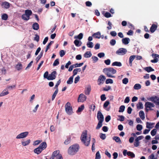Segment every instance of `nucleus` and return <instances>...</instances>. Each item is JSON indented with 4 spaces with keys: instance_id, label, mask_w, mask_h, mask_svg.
I'll list each match as a JSON object with an SVG mask.
<instances>
[{
    "instance_id": "obj_64",
    "label": "nucleus",
    "mask_w": 159,
    "mask_h": 159,
    "mask_svg": "<svg viewBox=\"0 0 159 159\" xmlns=\"http://www.w3.org/2000/svg\"><path fill=\"white\" fill-rule=\"evenodd\" d=\"M149 159H156L157 158L155 157L154 154H152L148 157Z\"/></svg>"
},
{
    "instance_id": "obj_8",
    "label": "nucleus",
    "mask_w": 159,
    "mask_h": 159,
    "mask_svg": "<svg viewBox=\"0 0 159 159\" xmlns=\"http://www.w3.org/2000/svg\"><path fill=\"white\" fill-rule=\"evenodd\" d=\"M29 132L27 131L21 133L16 136V139H24L26 138Z\"/></svg>"
},
{
    "instance_id": "obj_31",
    "label": "nucleus",
    "mask_w": 159,
    "mask_h": 159,
    "mask_svg": "<svg viewBox=\"0 0 159 159\" xmlns=\"http://www.w3.org/2000/svg\"><path fill=\"white\" fill-rule=\"evenodd\" d=\"M144 69L148 72L154 71V69L152 68L151 66H148L145 67L144 68Z\"/></svg>"
},
{
    "instance_id": "obj_22",
    "label": "nucleus",
    "mask_w": 159,
    "mask_h": 159,
    "mask_svg": "<svg viewBox=\"0 0 159 159\" xmlns=\"http://www.w3.org/2000/svg\"><path fill=\"white\" fill-rule=\"evenodd\" d=\"M30 139H29L27 140L21 142V144L23 146H25L29 145L30 143Z\"/></svg>"
},
{
    "instance_id": "obj_23",
    "label": "nucleus",
    "mask_w": 159,
    "mask_h": 159,
    "mask_svg": "<svg viewBox=\"0 0 159 159\" xmlns=\"http://www.w3.org/2000/svg\"><path fill=\"white\" fill-rule=\"evenodd\" d=\"M139 115L140 118L143 120L145 119V114L143 111H140L139 113Z\"/></svg>"
},
{
    "instance_id": "obj_15",
    "label": "nucleus",
    "mask_w": 159,
    "mask_h": 159,
    "mask_svg": "<svg viewBox=\"0 0 159 159\" xmlns=\"http://www.w3.org/2000/svg\"><path fill=\"white\" fill-rule=\"evenodd\" d=\"M47 146V145L46 143L45 142H43L40 144L38 147L43 151L46 148Z\"/></svg>"
},
{
    "instance_id": "obj_27",
    "label": "nucleus",
    "mask_w": 159,
    "mask_h": 159,
    "mask_svg": "<svg viewBox=\"0 0 159 159\" xmlns=\"http://www.w3.org/2000/svg\"><path fill=\"white\" fill-rule=\"evenodd\" d=\"M92 53L90 52H87L84 54V57L85 58H89L92 56Z\"/></svg>"
},
{
    "instance_id": "obj_33",
    "label": "nucleus",
    "mask_w": 159,
    "mask_h": 159,
    "mask_svg": "<svg viewBox=\"0 0 159 159\" xmlns=\"http://www.w3.org/2000/svg\"><path fill=\"white\" fill-rule=\"evenodd\" d=\"M74 76L72 75L69 78L68 80L67 81V83L68 84H70L73 83Z\"/></svg>"
},
{
    "instance_id": "obj_11",
    "label": "nucleus",
    "mask_w": 159,
    "mask_h": 159,
    "mask_svg": "<svg viewBox=\"0 0 159 159\" xmlns=\"http://www.w3.org/2000/svg\"><path fill=\"white\" fill-rule=\"evenodd\" d=\"M86 99V97L83 94H80L78 98V102H83Z\"/></svg>"
},
{
    "instance_id": "obj_60",
    "label": "nucleus",
    "mask_w": 159,
    "mask_h": 159,
    "mask_svg": "<svg viewBox=\"0 0 159 159\" xmlns=\"http://www.w3.org/2000/svg\"><path fill=\"white\" fill-rule=\"evenodd\" d=\"M59 64V59H56L54 61L53 63V66H56L58 65Z\"/></svg>"
},
{
    "instance_id": "obj_19",
    "label": "nucleus",
    "mask_w": 159,
    "mask_h": 159,
    "mask_svg": "<svg viewBox=\"0 0 159 159\" xmlns=\"http://www.w3.org/2000/svg\"><path fill=\"white\" fill-rule=\"evenodd\" d=\"M10 5L11 4L9 2H5L2 3V5L3 6L4 8L7 9L10 7Z\"/></svg>"
},
{
    "instance_id": "obj_59",
    "label": "nucleus",
    "mask_w": 159,
    "mask_h": 159,
    "mask_svg": "<svg viewBox=\"0 0 159 159\" xmlns=\"http://www.w3.org/2000/svg\"><path fill=\"white\" fill-rule=\"evenodd\" d=\"M70 138H68L65 140L64 143L65 144L67 145L70 143Z\"/></svg>"
},
{
    "instance_id": "obj_28",
    "label": "nucleus",
    "mask_w": 159,
    "mask_h": 159,
    "mask_svg": "<svg viewBox=\"0 0 159 159\" xmlns=\"http://www.w3.org/2000/svg\"><path fill=\"white\" fill-rule=\"evenodd\" d=\"M112 66H116L120 67L122 66V64L120 62L115 61L112 63Z\"/></svg>"
},
{
    "instance_id": "obj_54",
    "label": "nucleus",
    "mask_w": 159,
    "mask_h": 159,
    "mask_svg": "<svg viewBox=\"0 0 159 159\" xmlns=\"http://www.w3.org/2000/svg\"><path fill=\"white\" fill-rule=\"evenodd\" d=\"M157 133V130L156 129H154L152 130L151 132V134L152 136H154L156 135Z\"/></svg>"
},
{
    "instance_id": "obj_39",
    "label": "nucleus",
    "mask_w": 159,
    "mask_h": 159,
    "mask_svg": "<svg viewBox=\"0 0 159 159\" xmlns=\"http://www.w3.org/2000/svg\"><path fill=\"white\" fill-rule=\"evenodd\" d=\"M87 47L89 48H93V42H88L86 44Z\"/></svg>"
},
{
    "instance_id": "obj_5",
    "label": "nucleus",
    "mask_w": 159,
    "mask_h": 159,
    "mask_svg": "<svg viewBox=\"0 0 159 159\" xmlns=\"http://www.w3.org/2000/svg\"><path fill=\"white\" fill-rule=\"evenodd\" d=\"M155 105L154 104L150 102H147L145 104V109L146 111H148L149 110H152V108L154 107Z\"/></svg>"
},
{
    "instance_id": "obj_44",
    "label": "nucleus",
    "mask_w": 159,
    "mask_h": 159,
    "mask_svg": "<svg viewBox=\"0 0 159 159\" xmlns=\"http://www.w3.org/2000/svg\"><path fill=\"white\" fill-rule=\"evenodd\" d=\"M84 105H81L80 107L78 108V109L77 111V112H80L82 111L84 109Z\"/></svg>"
},
{
    "instance_id": "obj_48",
    "label": "nucleus",
    "mask_w": 159,
    "mask_h": 159,
    "mask_svg": "<svg viewBox=\"0 0 159 159\" xmlns=\"http://www.w3.org/2000/svg\"><path fill=\"white\" fill-rule=\"evenodd\" d=\"M42 141L41 140H37L34 141L33 145L34 146H36L39 145Z\"/></svg>"
},
{
    "instance_id": "obj_20",
    "label": "nucleus",
    "mask_w": 159,
    "mask_h": 159,
    "mask_svg": "<svg viewBox=\"0 0 159 159\" xmlns=\"http://www.w3.org/2000/svg\"><path fill=\"white\" fill-rule=\"evenodd\" d=\"M136 57V56L134 55H133L130 56L129 57V63L130 66H132V62L134 60L135 58Z\"/></svg>"
},
{
    "instance_id": "obj_13",
    "label": "nucleus",
    "mask_w": 159,
    "mask_h": 159,
    "mask_svg": "<svg viewBox=\"0 0 159 159\" xmlns=\"http://www.w3.org/2000/svg\"><path fill=\"white\" fill-rule=\"evenodd\" d=\"M57 74L56 71H53L51 74L49 75L48 80H52L56 78V75Z\"/></svg>"
},
{
    "instance_id": "obj_25",
    "label": "nucleus",
    "mask_w": 159,
    "mask_h": 159,
    "mask_svg": "<svg viewBox=\"0 0 159 159\" xmlns=\"http://www.w3.org/2000/svg\"><path fill=\"white\" fill-rule=\"evenodd\" d=\"M91 88L90 86H89L85 91V93L87 95H89L91 91Z\"/></svg>"
},
{
    "instance_id": "obj_24",
    "label": "nucleus",
    "mask_w": 159,
    "mask_h": 159,
    "mask_svg": "<svg viewBox=\"0 0 159 159\" xmlns=\"http://www.w3.org/2000/svg\"><path fill=\"white\" fill-rule=\"evenodd\" d=\"M32 28L34 30H38L39 28V25L37 23H34L32 25Z\"/></svg>"
},
{
    "instance_id": "obj_32",
    "label": "nucleus",
    "mask_w": 159,
    "mask_h": 159,
    "mask_svg": "<svg viewBox=\"0 0 159 159\" xmlns=\"http://www.w3.org/2000/svg\"><path fill=\"white\" fill-rule=\"evenodd\" d=\"M32 11L31 10H26L25 11V14L30 18V16L32 14Z\"/></svg>"
},
{
    "instance_id": "obj_51",
    "label": "nucleus",
    "mask_w": 159,
    "mask_h": 159,
    "mask_svg": "<svg viewBox=\"0 0 159 159\" xmlns=\"http://www.w3.org/2000/svg\"><path fill=\"white\" fill-rule=\"evenodd\" d=\"M116 41L114 39H112L110 40V43L111 46H113L116 43Z\"/></svg>"
},
{
    "instance_id": "obj_61",
    "label": "nucleus",
    "mask_w": 159,
    "mask_h": 159,
    "mask_svg": "<svg viewBox=\"0 0 159 159\" xmlns=\"http://www.w3.org/2000/svg\"><path fill=\"white\" fill-rule=\"evenodd\" d=\"M48 71H46L44 74L43 77L45 78H46L48 80Z\"/></svg>"
},
{
    "instance_id": "obj_9",
    "label": "nucleus",
    "mask_w": 159,
    "mask_h": 159,
    "mask_svg": "<svg viewBox=\"0 0 159 159\" xmlns=\"http://www.w3.org/2000/svg\"><path fill=\"white\" fill-rule=\"evenodd\" d=\"M106 78L105 77L102 75H100L98 78V84L99 85L103 84L105 80H106Z\"/></svg>"
},
{
    "instance_id": "obj_58",
    "label": "nucleus",
    "mask_w": 159,
    "mask_h": 159,
    "mask_svg": "<svg viewBox=\"0 0 159 159\" xmlns=\"http://www.w3.org/2000/svg\"><path fill=\"white\" fill-rule=\"evenodd\" d=\"M128 82V79L126 78H125L122 80V83L123 84H126Z\"/></svg>"
},
{
    "instance_id": "obj_1",
    "label": "nucleus",
    "mask_w": 159,
    "mask_h": 159,
    "mask_svg": "<svg viewBox=\"0 0 159 159\" xmlns=\"http://www.w3.org/2000/svg\"><path fill=\"white\" fill-rule=\"evenodd\" d=\"M103 72L108 77L113 78L115 77L113 75L116 73V70L113 68H105L103 69Z\"/></svg>"
},
{
    "instance_id": "obj_52",
    "label": "nucleus",
    "mask_w": 159,
    "mask_h": 159,
    "mask_svg": "<svg viewBox=\"0 0 159 159\" xmlns=\"http://www.w3.org/2000/svg\"><path fill=\"white\" fill-rule=\"evenodd\" d=\"M143 129V126L142 125L138 124L136 126V129L138 131H141Z\"/></svg>"
},
{
    "instance_id": "obj_41",
    "label": "nucleus",
    "mask_w": 159,
    "mask_h": 159,
    "mask_svg": "<svg viewBox=\"0 0 159 159\" xmlns=\"http://www.w3.org/2000/svg\"><path fill=\"white\" fill-rule=\"evenodd\" d=\"M58 89H57L54 92V93L53 94L52 98V100H53L54 99H55L58 92Z\"/></svg>"
},
{
    "instance_id": "obj_53",
    "label": "nucleus",
    "mask_w": 159,
    "mask_h": 159,
    "mask_svg": "<svg viewBox=\"0 0 159 159\" xmlns=\"http://www.w3.org/2000/svg\"><path fill=\"white\" fill-rule=\"evenodd\" d=\"M106 84H112L113 83V81L112 80L110 79H108L106 80Z\"/></svg>"
},
{
    "instance_id": "obj_36",
    "label": "nucleus",
    "mask_w": 159,
    "mask_h": 159,
    "mask_svg": "<svg viewBox=\"0 0 159 159\" xmlns=\"http://www.w3.org/2000/svg\"><path fill=\"white\" fill-rule=\"evenodd\" d=\"M141 88V85L139 84H135L134 86V89L135 90H139Z\"/></svg>"
},
{
    "instance_id": "obj_18",
    "label": "nucleus",
    "mask_w": 159,
    "mask_h": 159,
    "mask_svg": "<svg viewBox=\"0 0 159 159\" xmlns=\"http://www.w3.org/2000/svg\"><path fill=\"white\" fill-rule=\"evenodd\" d=\"M157 28V25L155 24H152L150 28V31L153 33L156 30Z\"/></svg>"
},
{
    "instance_id": "obj_6",
    "label": "nucleus",
    "mask_w": 159,
    "mask_h": 159,
    "mask_svg": "<svg viewBox=\"0 0 159 159\" xmlns=\"http://www.w3.org/2000/svg\"><path fill=\"white\" fill-rule=\"evenodd\" d=\"M148 100L153 102L156 105L159 106V98L158 97L156 96L148 98Z\"/></svg>"
},
{
    "instance_id": "obj_29",
    "label": "nucleus",
    "mask_w": 159,
    "mask_h": 159,
    "mask_svg": "<svg viewBox=\"0 0 159 159\" xmlns=\"http://www.w3.org/2000/svg\"><path fill=\"white\" fill-rule=\"evenodd\" d=\"M34 153L37 154H39L42 151L41 149H40L38 147L34 150Z\"/></svg>"
},
{
    "instance_id": "obj_55",
    "label": "nucleus",
    "mask_w": 159,
    "mask_h": 159,
    "mask_svg": "<svg viewBox=\"0 0 159 159\" xmlns=\"http://www.w3.org/2000/svg\"><path fill=\"white\" fill-rule=\"evenodd\" d=\"M100 137L101 139L104 140L106 139V135L105 134L102 133H100Z\"/></svg>"
},
{
    "instance_id": "obj_16",
    "label": "nucleus",
    "mask_w": 159,
    "mask_h": 159,
    "mask_svg": "<svg viewBox=\"0 0 159 159\" xmlns=\"http://www.w3.org/2000/svg\"><path fill=\"white\" fill-rule=\"evenodd\" d=\"M92 36L96 39H99L101 37V33L100 32H98L94 33L92 35Z\"/></svg>"
},
{
    "instance_id": "obj_62",
    "label": "nucleus",
    "mask_w": 159,
    "mask_h": 159,
    "mask_svg": "<svg viewBox=\"0 0 159 159\" xmlns=\"http://www.w3.org/2000/svg\"><path fill=\"white\" fill-rule=\"evenodd\" d=\"M143 136H140L138 137L137 138H136L135 139V141H139V140L142 139L143 138Z\"/></svg>"
},
{
    "instance_id": "obj_35",
    "label": "nucleus",
    "mask_w": 159,
    "mask_h": 159,
    "mask_svg": "<svg viewBox=\"0 0 159 159\" xmlns=\"http://www.w3.org/2000/svg\"><path fill=\"white\" fill-rule=\"evenodd\" d=\"M74 43L75 44V46L77 47H79L80 46L82 43L81 42L78 40H75L74 42Z\"/></svg>"
},
{
    "instance_id": "obj_21",
    "label": "nucleus",
    "mask_w": 159,
    "mask_h": 159,
    "mask_svg": "<svg viewBox=\"0 0 159 159\" xmlns=\"http://www.w3.org/2000/svg\"><path fill=\"white\" fill-rule=\"evenodd\" d=\"M9 93L7 89H4L0 93V97H2L5 95H7Z\"/></svg>"
},
{
    "instance_id": "obj_47",
    "label": "nucleus",
    "mask_w": 159,
    "mask_h": 159,
    "mask_svg": "<svg viewBox=\"0 0 159 159\" xmlns=\"http://www.w3.org/2000/svg\"><path fill=\"white\" fill-rule=\"evenodd\" d=\"M83 63H75L73 64V65L74 67V68H76L78 67H80L82 66L83 65Z\"/></svg>"
},
{
    "instance_id": "obj_57",
    "label": "nucleus",
    "mask_w": 159,
    "mask_h": 159,
    "mask_svg": "<svg viewBox=\"0 0 159 159\" xmlns=\"http://www.w3.org/2000/svg\"><path fill=\"white\" fill-rule=\"evenodd\" d=\"M92 59L94 63L97 62L98 60V58L96 56H93L92 57Z\"/></svg>"
},
{
    "instance_id": "obj_43",
    "label": "nucleus",
    "mask_w": 159,
    "mask_h": 159,
    "mask_svg": "<svg viewBox=\"0 0 159 159\" xmlns=\"http://www.w3.org/2000/svg\"><path fill=\"white\" fill-rule=\"evenodd\" d=\"M43 55V52L42 51L40 53V54L37 56L36 58V60L37 62H38L39 60L40 59L41 57H42Z\"/></svg>"
},
{
    "instance_id": "obj_12",
    "label": "nucleus",
    "mask_w": 159,
    "mask_h": 159,
    "mask_svg": "<svg viewBox=\"0 0 159 159\" xmlns=\"http://www.w3.org/2000/svg\"><path fill=\"white\" fill-rule=\"evenodd\" d=\"M97 117L98 121H103L104 120L103 116L102 113L99 111L98 112Z\"/></svg>"
},
{
    "instance_id": "obj_40",
    "label": "nucleus",
    "mask_w": 159,
    "mask_h": 159,
    "mask_svg": "<svg viewBox=\"0 0 159 159\" xmlns=\"http://www.w3.org/2000/svg\"><path fill=\"white\" fill-rule=\"evenodd\" d=\"M22 18L24 20H28L30 19V17L25 13L22 16Z\"/></svg>"
},
{
    "instance_id": "obj_38",
    "label": "nucleus",
    "mask_w": 159,
    "mask_h": 159,
    "mask_svg": "<svg viewBox=\"0 0 159 159\" xmlns=\"http://www.w3.org/2000/svg\"><path fill=\"white\" fill-rule=\"evenodd\" d=\"M16 68L18 70H19L22 68V65L20 63H18L16 66Z\"/></svg>"
},
{
    "instance_id": "obj_49",
    "label": "nucleus",
    "mask_w": 159,
    "mask_h": 159,
    "mask_svg": "<svg viewBox=\"0 0 159 159\" xmlns=\"http://www.w3.org/2000/svg\"><path fill=\"white\" fill-rule=\"evenodd\" d=\"M53 43V42L52 41H51L47 45V46L46 47V49L45 50V52H46L48 51V49L49 48H50V47L51 46V45Z\"/></svg>"
},
{
    "instance_id": "obj_45",
    "label": "nucleus",
    "mask_w": 159,
    "mask_h": 159,
    "mask_svg": "<svg viewBox=\"0 0 159 159\" xmlns=\"http://www.w3.org/2000/svg\"><path fill=\"white\" fill-rule=\"evenodd\" d=\"M83 37V34L82 33H80L78 36H75L74 37L75 39H81Z\"/></svg>"
},
{
    "instance_id": "obj_26",
    "label": "nucleus",
    "mask_w": 159,
    "mask_h": 159,
    "mask_svg": "<svg viewBox=\"0 0 159 159\" xmlns=\"http://www.w3.org/2000/svg\"><path fill=\"white\" fill-rule=\"evenodd\" d=\"M81 71V69L80 68L75 69L73 71V76H74L76 75L78 72H80Z\"/></svg>"
},
{
    "instance_id": "obj_63",
    "label": "nucleus",
    "mask_w": 159,
    "mask_h": 159,
    "mask_svg": "<svg viewBox=\"0 0 159 159\" xmlns=\"http://www.w3.org/2000/svg\"><path fill=\"white\" fill-rule=\"evenodd\" d=\"M98 56L100 58H102L105 56V54L104 52H100L98 54Z\"/></svg>"
},
{
    "instance_id": "obj_56",
    "label": "nucleus",
    "mask_w": 159,
    "mask_h": 159,
    "mask_svg": "<svg viewBox=\"0 0 159 159\" xmlns=\"http://www.w3.org/2000/svg\"><path fill=\"white\" fill-rule=\"evenodd\" d=\"M101 156L99 151H98L96 154L95 159H100Z\"/></svg>"
},
{
    "instance_id": "obj_46",
    "label": "nucleus",
    "mask_w": 159,
    "mask_h": 159,
    "mask_svg": "<svg viewBox=\"0 0 159 159\" xmlns=\"http://www.w3.org/2000/svg\"><path fill=\"white\" fill-rule=\"evenodd\" d=\"M125 107L124 105H122L120 106L119 108V112H123L125 109Z\"/></svg>"
},
{
    "instance_id": "obj_4",
    "label": "nucleus",
    "mask_w": 159,
    "mask_h": 159,
    "mask_svg": "<svg viewBox=\"0 0 159 159\" xmlns=\"http://www.w3.org/2000/svg\"><path fill=\"white\" fill-rule=\"evenodd\" d=\"M65 111L66 113L68 115H70L73 113L72 107L71 106L70 103L67 102L65 105Z\"/></svg>"
},
{
    "instance_id": "obj_30",
    "label": "nucleus",
    "mask_w": 159,
    "mask_h": 159,
    "mask_svg": "<svg viewBox=\"0 0 159 159\" xmlns=\"http://www.w3.org/2000/svg\"><path fill=\"white\" fill-rule=\"evenodd\" d=\"M137 108L138 109H143V106L142 103L141 102H139L137 105Z\"/></svg>"
},
{
    "instance_id": "obj_50",
    "label": "nucleus",
    "mask_w": 159,
    "mask_h": 159,
    "mask_svg": "<svg viewBox=\"0 0 159 159\" xmlns=\"http://www.w3.org/2000/svg\"><path fill=\"white\" fill-rule=\"evenodd\" d=\"M8 15L6 14H4L2 16V19L3 20H7L8 18Z\"/></svg>"
},
{
    "instance_id": "obj_42",
    "label": "nucleus",
    "mask_w": 159,
    "mask_h": 159,
    "mask_svg": "<svg viewBox=\"0 0 159 159\" xmlns=\"http://www.w3.org/2000/svg\"><path fill=\"white\" fill-rule=\"evenodd\" d=\"M102 122H103L102 121H98V124L96 127V129H99L102 126Z\"/></svg>"
},
{
    "instance_id": "obj_3",
    "label": "nucleus",
    "mask_w": 159,
    "mask_h": 159,
    "mask_svg": "<svg viewBox=\"0 0 159 159\" xmlns=\"http://www.w3.org/2000/svg\"><path fill=\"white\" fill-rule=\"evenodd\" d=\"M79 149L78 145L77 144L73 145L68 148V153L70 155H74L78 151Z\"/></svg>"
},
{
    "instance_id": "obj_34",
    "label": "nucleus",
    "mask_w": 159,
    "mask_h": 159,
    "mask_svg": "<svg viewBox=\"0 0 159 159\" xmlns=\"http://www.w3.org/2000/svg\"><path fill=\"white\" fill-rule=\"evenodd\" d=\"M113 139L115 140L116 142L120 144L121 143V142L120 138L118 137L115 136L113 137Z\"/></svg>"
},
{
    "instance_id": "obj_37",
    "label": "nucleus",
    "mask_w": 159,
    "mask_h": 159,
    "mask_svg": "<svg viewBox=\"0 0 159 159\" xmlns=\"http://www.w3.org/2000/svg\"><path fill=\"white\" fill-rule=\"evenodd\" d=\"M154 125L153 123L147 122L146 123V127L147 128L151 129L152 128V126Z\"/></svg>"
},
{
    "instance_id": "obj_2",
    "label": "nucleus",
    "mask_w": 159,
    "mask_h": 159,
    "mask_svg": "<svg viewBox=\"0 0 159 159\" xmlns=\"http://www.w3.org/2000/svg\"><path fill=\"white\" fill-rule=\"evenodd\" d=\"M82 142L86 146H88L90 141V137H87V131L84 132L80 138Z\"/></svg>"
},
{
    "instance_id": "obj_7",
    "label": "nucleus",
    "mask_w": 159,
    "mask_h": 159,
    "mask_svg": "<svg viewBox=\"0 0 159 159\" xmlns=\"http://www.w3.org/2000/svg\"><path fill=\"white\" fill-rule=\"evenodd\" d=\"M127 52L126 48H121L118 49L116 52V54L119 55H123L125 54Z\"/></svg>"
},
{
    "instance_id": "obj_14",
    "label": "nucleus",
    "mask_w": 159,
    "mask_h": 159,
    "mask_svg": "<svg viewBox=\"0 0 159 159\" xmlns=\"http://www.w3.org/2000/svg\"><path fill=\"white\" fill-rule=\"evenodd\" d=\"M54 154H56L57 155L56 159H63L61 154L60 153L59 151H54Z\"/></svg>"
},
{
    "instance_id": "obj_10",
    "label": "nucleus",
    "mask_w": 159,
    "mask_h": 159,
    "mask_svg": "<svg viewBox=\"0 0 159 159\" xmlns=\"http://www.w3.org/2000/svg\"><path fill=\"white\" fill-rule=\"evenodd\" d=\"M123 153L124 156H126L127 155L131 157L132 158H133L135 157V154L133 152L130 151H128L127 150H124L123 152Z\"/></svg>"
},
{
    "instance_id": "obj_17",
    "label": "nucleus",
    "mask_w": 159,
    "mask_h": 159,
    "mask_svg": "<svg viewBox=\"0 0 159 159\" xmlns=\"http://www.w3.org/2000/svg\"><path fill=\"white\" fill-rule=\"evenodd\" d=\"M130 41V39L128 38H125L122 39V43L125 45L128 44L129 43Z\"/></svg>"
}]
</instances>
